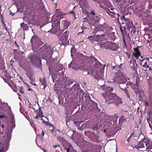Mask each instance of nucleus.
I'll list each match as a JSON object with an SVG mask.
<instances>
[{"instance_id": "obj_1", "label": "nucleus", "mask_w": 152, "mask_h": 152, "mask_svg": "<svg viewBox=\"0 0 152 152\" xmlns=\"http://www.w3.org/2000/svg\"><path fill=\"white\" fill-rule=\"evenodd\" d=\"M97 2L99 4L98 6L102 8L107 14L111 17H116V16L117 15V17L116 18H117V20L120 23V22L119 21V17H120V15L118 14L115 12L114 11V10H115V9L113 8L109 1L107 0L104 1L103 2L104 5L98 0H97Z\"/></svg>"}, {"instance_id": "obj_2", "label": "nucleus", "mask_w": 152, "mask_h": 152, "mask_svg": "<svg viewBox=\"0 0 152 152\" xmlns=\"http://www.w3.org/2000/svg\"><path fill=\"white\" fill-rule=\"evenodd\" d=\"M96 13L94 10H91V12L89 13L88 17L84 18L83 25H85L87 23L88 24L87 25L88 28L91 27V29H95V26L94 24L100 20V15Z\"/></svg>"}, {"instance_id": "obj_3", "label": "nucleus", "mask_w": 152, "mask_h": 152, "mask_svg": "<svg viewBox=\"0 0 152 152\" xmlns=\"http://www.w3.org/2000/svg\"><path fill=\"white\" fill-rule=\"evenodd\" d=\"M113 67V69H115V71H117V72H118L120 71V67L119 66H114ZM115 73L116 74H118L114 80V81L115 82H117L118 83H119V87L120 88L121 90L124 91L126 93V88H128L129 87L128 86V84L127 83H126L124 82H122L123 81L125 82H126V81L123 78L120 77V75H122L121 72H115ZM122 75L123 77H124L125 75Z\"/></svg>"}, {"instance_id": "obj_4", "label": "nucleus", "mask_w": 152, "mask_h": 152, "mask_svg": "<svg viewBox=\"0 0 152 152\" xmlns=\"http://www.w3.org/2000/svg\"><path fill=\"white\" fill-rule=\"evenodd\" d=\"M102 95L104 97L106 102H108V104L115 103L118 104L122 103L121 98L115 94H102Z\"/></svg>"}, {"instance_id": "obj_5", "label": "nucleus", "mask_w": 152, "mask_h": 152, "mask_svg": "<svg viewBox=\"0 0 152 152\" xmlns=\"http://www.w3.org/2000/svg\"><path fill=\"white\" fill-rule=\"evenodd\" d=\"M97 103L94 101L89 102L87 104L86 110L88 111L89 113L92 114L93 112L99 113L101 112V107L99 108Z\"/></svg>"}, {"instance_id": "obj_6", "label": "nucleus", "mask_w": 152, "mask_h": 152, "mask_svg": "<svg viewBox=\"0 0 152 152\" xmlns=\"http://www.w3.org/2000/svg\"><path fill=\"white\" fill-rule=\"evenodd\" d=\"M40 53L43 56H47L52 55L53 53V50L51 48L49 45L44 44L39 50Z\"/></svg>"}, {"instance_id": "obj_7", "label": "nucleus", "mask_w": 152, "mask_h": 152, "mask_svg": "<svg viewBox=\"0 0 152 152\" xmlns=\"http://www.w3.org/2000/svg\"><path fill=\"white\" fill-rule=\"evenodd\" d=\"M68 90H70L71 91L72 90V93L74 94H76L77 96H79V98L81 97H83V96H84L86 94V93H84V91L81 89L78 83L74 84L72 88H70Z\"/></svg>"}, {"instance_id": "obj_8", "label": "nucleus", "mask_w": 152, "mask_h": 152, "mask_svg": "<svg viewBox=\"0 0 152 152\" xmlns=\"http://www.w3.org/2000/svg\"><path fill=\"white\" fill-rule=\"evenodd\" d=\"M77 61H83V62H81V63H83V62H91L92 61H95L96 59L94 57L92 56L88 57L87 56H85L83 55L80 53H78L77 54L75 57Z\"/></svg>"}, {"instance_id": "obj_9", "label": "nucleus", "mask_w": 152, "mask_h": 152, "mask_svg": "<svg viewBox=\"0 0 152 152\" xmlns=\"http://www.w3.org/2000/svg\"><path fill=\"white\" fill-rule=\"evenodd\" d=\"M73 116L74 117V122L75 124L76 125L77 127V129L81 131H83V129L87 127V123L86 122L84 123H83L82 125L80 126V125L83 122L80 121V116L77 115V114H75L73 115Z\"/></svg>"}, {"instance_id": "obj_10", "label": "nucleus", "mask_w": 152, "mask_h": 152, "mask_svg": "<svg viewBox=\"0 0 152 152\" xmlns=\"http://www.w3.org/2000/svg\"><path fill=\"white\" fill-rule=\"evenodd\" d=\"M69 32L67 31L64 32L59 37V42L60 45L65 46L69 44Z\"/></svg>"}, {"instance_id": "obj_11", "label": "nucleus", "mask_w": 152, "mask_h": 152, "mask_svg": "<svg viewBox=\"0 0 152 152\" xmlns=\"http://www.w3.org/2000/svg\"><path fill=\"white\" fill-rule=\"evenodd\" d=\"M96 62L94 64V68L96 69V72L95 73V76H98L99 75V74H101L102 72L105 65L104 64L102 65L99 62L96 60L95 61H92L91 62H89L90 64H92L94 62Z\"/></svg>"}, {"instance_id": "obj_12", "label": "nucleus", "mask_w": 152, "mask_h": 152, "mask_svg": "<svg viewBox=\"0 0 152 152\" xmlns=\"http://www.w3.org/2000/svg\"><path fill=\"white\" fill-rule=\"evenodd\" d=\"M29 59L32 65H35L37 62L41 64V60L39 59V54L37 53H34L30 55Z\"/></svg>"}, {"instance_id": "obj_13", "label": "nucleus", "mask_w": 152, "mask_h": 152, "mask_svg": "<svg viewBox=\"0 0 152 152\" xmlns=\"http://www.w3.org/2000/svg\"><path fill=\"white\" fill-rule=\"evenodd\" d=\"M146 79L148 80L149 83V93L148 96L149 99L152 100V77H151L147 75Z\"/></svg>"}, {"instance_id": "obj_14", "label": "nucleus", "mask_w": 152, "mask_h": 152, "mask_svg": "<svg viewBox=\"0 0 152 152\" xmlns=\"http://www.w3.org/2000/svg\"><path fill=\"white\" fill-rule=\"evenodd\" d=\"M32 44L38 45L39 46L41 45L43 43L41 39L37 37H32L31 40Z\"/></svg>"}, {"instance_id": "obj_15", "label": "nucleus", "mask_w": 152, "mask_h": 152, "mask_svg": "<svg viewBox=\"0 0 152 152\" xmlns=\"http://www.w3.org/2000/svg\"><path fill=\"white\" fill-rule=\"evenodd\" d=\"M140 61H141L140 64L141 65H142V66L143 68H145L146 69L144 70L145 71L147 70H150L151 69V67L149 66V65L147 63L149 62L148 59L147 58H144L143 60L140 59Z\"/></svg>"}, {"instance_id": "obj_16", "label": "nucleus", "mask_w": 152, "mask_h": 152, "mask_svg": "<svg viewBox=\"0 0 152 152\" xmlns=\"http://www.w3.org/2000/svg\"><path fill=\"white\" fill-rule=\"evenodd\" d=\"M51 21L52 22V26L59 27L60 24V20L56 18V16H53L51 18Z\"/></svg>"}, {"instance_id": "obj_17", "label": "nucleus", "mask_w": 152, "mask_h": 152, "mask_svg": "<svg viewBox=\"0 0 152 152\" xmlns=\"http://www.w3.org/2000/svg\"><path fill=\"white\" fill-rule=\"evenodd\" d=\"M35 112L36 115L34 117V119L37 120L39 118H42L43 116V113L41 107H39L38 110L35 111Z\"/></svg>"}, {"instance_id": "obj_18", "label": "nucleus", "mask_w": 152, "mask_h": 152, "mask_svg": "<svg viewBox=\"0 0 152 152\" xmlns=\"http://www.w3.org/2000/svg\"><path fill=\"white\" fill-rule=\"evenodd\" d=\"M55 12H56V14L54 16H56V18L60 20V19L63 18L64 14L59 9H56Z\"/></svg>"}, {"instance_id": "obj_19", "label": "nucleus", "mask_w": 152, "mask_h": 152, "mask_svg": "<svg viewBox=\"0 0 152 152\" xmlns=\"http://www.w3.org/2000/svg\"><path fill=\"white\" fill-rule=\"evenodd\" d=\"M134 52L132 54L133 56L137 59H138L139 56H141V53L139 50V46L133 48Z\"/></svg>"}, {"instance_id": "obj_20", "label": "nucleus", "mask_w": 152, "mask_h": 152, "mask_svg": "<svg viewBox=\"0 0 152 152\" xmlns=\"http://www.w3.org/2000/svg\"><path fill=\"white\" fill-rule=\"evenodd\" d=\"M127 29L129 30L131 28H132V31H133V33H135L136 31H135V29L134 26L133 25V22L132 21H130L129 20L127 22Z\"/></svg>"}, {"instance_id": "obj_21", "label": "nucleus", "mask_w": 152, "mask_h": 152, "mask_svg": "<svg viewBox=\"0 0 152 152\" xmlns=\"http://www.w3.org/2000/svg\"><path fill=\"white\" fill-rule=\"evenodd\" d=\"M146 142L145 140H141L139 142L137 146H135V148L140 150L139 149L141 148H143L145 147V146H146Z\"/></svg>"}, {"instance_id": "obj_22", "label": "nucleus", "mask_w": 152, "mask_h": 152, "mask_svg": "<svg viewBox=\"0 0 152 152\" xmlns=\"http://www.w3.org/2000/svg\"><path fill=\"white\" fill-rule=\"evenodd\" d=\"M69 79L68 77L65 76L63 77L62 82V87L66 88L67 86L68 83H69Z\"/></svg>"}, {"instance_id": "obj_23", "label": "nucleus", "mask_w": 152, "mask_h": 152, "mask_svg": "<svg viewBox=\"0 0 152 152\" xmlns=\"http://www.w3.org/2000/svg\"><path fill=\"white\" fill-rule=\"evenodd\" d=\"M84 97L86 99H85V100H86V103L85 104V108L86 109V107L87 106V103L89 102L90 101H93L91 99V97L89 95H87L86 94H86H85V95L84 96H83V97Z\"/></svg>"}, {"instance_id": "obj_24", "label": "nucleus", "mask_w": 152, "mask_h": 152, "mask_svg": "<svg viewBox=\"0 0 152 152\" xmlns=\"http://www.w3.org/2000/svg\"><path fill=\"white\" fill-rule=\"evenodd\" d=\"M113 88L110 87H107V88L105 89V92L103 94H113L112 93V91H113Z\"/></svg>"}, {"instance_id": "obj_25", "label": "nucleus", "mask_w": 152, "mask_h": 152, "mask_svg": "<svg viewBox=\"0 0 152 152\" xmlns=\"http://www.w3.org/2000/svg\"><path fill=\"white\" fill-rule=\"evenodd\" d=\"M146 142V147L147 149H149L152 148V142L151 141L149 140L148 139L145 140Z\"/></svg>"}, {"instance_id": "obj_26", "label": "nucleus", "mask_w": 152, "mask_h": 152, "mask_svg": "<svg viewBox=\"0 0 152 152\" xmlns=\"http://www.w3.org/2000/svg\"><path fill=\"white\" fill-rule=\"evenodd\" d=\"M107 44L108 45L107 47L106 46H105V48H107L108 49H109L110 50H113V47L112 46V45H113L114 43L113 42L107 41L106 42Z\"/></svg>"}, {"instance_id": "obj_27", "label": "nucleus", "mask_w": 152, "mask_h": 152, "mask_svg": "<svg viewBox=\"0 0 152 152\" xmlns=\"http://www.w3.org/2000/svg\"><path fill=\"white\" fill-rule=\"evenodd\" d=\"M52 28L51 29L50 31L52 34H54L56 33L58 31L59 28V27H55L54 26H52Z\"/></svg>"}, {"instance_id": "obj_28", "label": "nucleus", "mask_w": 152, "mask_h": 152, "mask_svg": "<svg viewBox=\"0 0 152 152\" xmlns=\"http://www.w3.org/2000/svg\"><path fill=\"white\" fill-rule=\"evenodd\" d=\"M27 77L29 78V79L30 80H32V77L33 76V70H32L30 72L26 73Z\"/></svg>"}, {"instance_id": "obj_29", "label": "nucleus", "mask_w": 152, "mask_h": 152, "mask_svg": "<svg viewBox=\"0 0 152 152\" xmlns=\"http://www.w3.org/2000/svg\"><path fill=\"white\" fill-rule=\"evenodd\" d=\"M20 27L24 30H27L28 29V27L27 26V25L24 23L20 24Z\"/></svg>"}, {"instance_id": "obj_30", "label": "nucleus", "mask_w": 152, "mask_h": 152, "mask_svg": "<svg viewBox=\"0 0 152 152\" xmlns=\"http://www.w3.org/2000/svg\"><path fill=\"white\" fill-rule=\"evenodd\" d=\"M133 89L137 92L138 91V82H136L135 84H134V86L132 87Z\"/></svg>"}, {"instance_id": "obj_31", "label": "nucleus", "mask_w": 152, "mask_h": 152, "mask_svg": "<svg viewBox=\"0 0 152 152\" xmlns=\"http://www.w3.org/2000/svg\"><path fill=\"white\" fill-rule=\"evenodd\" d=\"M71 56L72 57L73 55H75L76 53V49L75 47H72L71 50Z\"/></svg>"}, {"instance_id": "obj_32", "label": "nucleus", "mask_w": 152, "mask_h": 152, "mask_svg": "<svg viewBox=\"0 0 152 152\" xmlns=\"http://www.w3.org/2000/svg\"><path fill=\"white\" fill-rule=\"evenodd\" d=\"M75 7H74L73 10L70 12L69 13V14L72 15L74 17V19L76 18V13L75 12V11L74 10V9H75Z\"/></svg>"}, {"instance_id": "obj_33", "label": "nucleus", "mask_w": 152, "mask_h": 152, "mask_svg": "<svg viewBox=\"0 0 152 152\" xmlns=\"http://www.w3.org/2000/svg\"><path fill=\"white\" fill-rule=\"evenodd\" d=\"M140 139L141 140H147V139H146L145 137V136L143 134H140L138 137V139Z\"/></svg>"}, {"instance_id": "obj_34", "label": "nucleus", "mask_w": 152, "mask_h": 152, "mask_svg": "<svg viewBox=\"0 0 152 152\" xmlns=\"http://www.w3.org/2000/svg\"><path fill=\"white\" fill-rule=\"evenodd\" d=\"M41 82L42 85H43L44 86L43 88L45 89V88L47 86V84L46 83L45 79V78L43 79L41 81Z\"/></svg>"}, {"instance_id": "obj_35", "label": "nucleus", "mask_w": 152, "mask_h": 152, "mask_svg": "<svg viewBox=\"0 0 152 152\" xmlns=\"http://www.w3.org/2000/svg\"><path fill=\"white\" fill-rule=\"evenodd\" d=\"M136 61L135 60H134L133 58L132 59V60L131 59L129 61V64L130 65V66L131 67H133V64L136 63Z\"/></svg>"}, {"instance_id": "obj_36", "label": "nucleus", "mask_w": 152, "mask_h": 152, "mask_svg": "<svg viewBox=\"0 0 152 152\" xmlns=\"http://www.w3.org/2000/svg\"><path fill=\"white\" fill-rule=\"evenodd\" d=\"M50 133L52 136H56L57 134L56 130V129L53 130L51 129Z\"/></svg>"}, {"instance_id": "obj_37", "label": "nucleus", "mask_w": 152, "mask_h": 152, "mask_svg": "<svg viewBox=\"0 0 152 152\" xmlns=\"http://www.w3.org/2000/svg\"><path fill=\"white\" fill-rule=\"evenodd\" d=\"M147 121L149 124V126L152 131V121L149 118H147Z\"/></svg>"}, {"instance_id": "obj_38", "label": "nucleus", "mask_w": 152, "mask_h": 152, "mask_svg": "<svg viewBox=\"0 0 152 152\" xmlns=\"http://www.w3.org/2000/svg\"><path fill=\"white\" fill-rule=\"evenodd\" d=\"M29 122L31 126L33 128H34L36 126V124H35V123L32 120L30 121Z\"/></svg>"}, {"instance_id": "obj_39", "label": "nucleus", "mask_w": 152, "mask_h": 152, "mask_svg": "<svg viewBox=\"0 0 152 152\" xmlns=\"http://www.w3.org/2000/svg\"><path fill=\"white\" fill-rule=\"evenodd\" d=\"M94 37L95 36H90L88 37V38L89 39V40H91L92 42H93V41H94Z\"/></svg>"}, {"instance_id": "obj_40", "label": "nucleus", "mask_w": 152, "mask_h": 152, "mask_svg": "<svg viewBox=\"0 0 152 152\" xmlns=\"http://www.w3.org/2000/svg\"><path fill=\"white\" fill-rule=\"evenodd\" d=\"M18 88H19V91L20 93L22 94H23L24 93V92L23 90V86H21L20 87L18 86Z\"/></svg>"}, {"instance_id": "obj_41", "label": "nucleus", "mask_w": 152, "mask_h": 152, "mask_svg": "<svg viewBox=\"0 0 152 152\" xmlns=\"http://www.w3.org/2000/svg\"><path fill=\"white\" fill-rule=\"evenodd\" d=\"M32 70L30 67H28L25 69V71L26 73Z\"/></svg>"}, {"instance_id": "obj_42", "label": "nucleus", "mask_w": 152, "mask_h": 152, "mask_svg": "<svg viewBox=\"0 0 152 152\" xmlns=\"http://www.w3.org/2000/svg\"><path fill=\"white\" fill-rule=\"evenodd\" d=\"M49 130H50V132L51 131V129H54V127L53 126L52 124H50V125L49 126Z\"/></svg>"}, {"instance_id": "obj_43", "label": "nucleus", "mask_w": 152, "mask_h": 152, "mask_svg": "<svg viewBox=\"0 0 152 152\" xmlns=\"http://www.w3.org/2000/svg\"><path fill=\"white\" fill-rule=\"evenodd\" d=\"M39 130H40V131L41 132V134H40V135L42 136V137H44L45 135V133L43 131V130L42 129H40Z\"/></svg>"}, {"instance_id": "obj_44", "label": "nucleus", "mask_w": 152, "mask_h": 152, "mask_svg": "<svg viewBox=\"0 0 152 152\" xmlns=\"http://www.w3.org/2000/svg\"><path fill=\"white\" fill-rule=\"evenodd\" d=\"M129 20V19L128 18H125V20H123L121 22V23H122V24H125V23H126L127 24V22Z\"/></svg>"}, {"instance_id": "obj_45", "label": "nucleus", "mask_w": 152, "mask_h": 152, "mask_svg": "<svg viewBox=\"0 0 152 152\" xmlns=\"http://www.w3.org/2000/svg\"><path fill=\"white\" fill-rule=\"evenodd\" d=\"M125 18H125V16L124 15H122V16L120 18L121 22L123 20H125Z\"/></svg>"}, {"instance_id": "obj_46", "label": "nucleus", "mask_w": 152, "mask_h": 152, "mask_svg": "<svg viewBox=\"0 0 152 152\" xmlns=\"http://www.w3.org/2000/svg\"><path fill=\"white\" fill-rule=\"evenodd\" d=\"M68 82L69 83H68L67 85V86H69L70 85H71L73 83V82L72 81V80L69 79Z\"/></svg>"}, {"instance_id": "obj_47", "label": "nucleus", "mask_w": 152, "mask_h": 152, "mask_svg": "<svg viewBox=\"0 0 152 152\" xmlns=\"http://www.w3.org/2000/svg\"><path fill=\"white\" fill-rule=\"evenodd\" d=\"M57 139L59 141H62L63 140V138L62 137H61L60 136H58L57 137Z\"/></svg>"}, {"instance_id": "obj_48", "label": "nucleus", "mask_w": 152, "mask_h": 152, "mask_svg": "<svg viewBox=\"0 0 152 152\" xmlns=\"http://www.w3.org/2000/svg\"><path fill=\"white\" fill-rule=\"evenodd\" d=\"M2 23L3 25H4V26L5 28V29H6V30H7V28L6 27V25L5 24L4 22L3 21V20H2Z\"/></svg>"}, {"instance_id": "obj_49", "label": "nucleus", "mask_w": 152, "mask_h": 152, "mask_svg": "<svg viewBox=\"0 0 152 152\" xmlns=\"http://www.w3.org/2000/svg\"><path fill=\"white\" fill-rule=\"evenodd\" d=\"M73 65H74L73 64H72V63H71L68 66L70 68H72L74 69V67H73Z\"/></svg>"}, {"instance_id": "obj_50", "label": "nucleus", "mask_w": 152, "mask_h": 152, "mask_svg": "<svg viewBox=\"0 0 152 152\" xmlns=\"http://www.w3.org/2000/svg\"><path fill=\"white\" fill-rule=\"evenodd\" d=\"M44 122V124H45V125H46V126H49L50 125V124H50L49 123H48L47 121H42V123H43Z\"/></svg>"}, {"instance_id": "obj_51", "label": "nucleus", "mask_w": 152, "mask_h": 152, "mask_svg": "<svg viewBox=\"0 0 152 152\" xmlns=\"http://www.w3.org/2000/svg\"><path fill=\"white\" fill-rule=\"evenodd\" d=\"M6 76H7L6 78H7L8 80H10L11 78L12 77L11 76L9 75H7Z\"/></svg>"}, {"instance_id": "obj_52", "label": "nucleus", "mask_w": 152, "mask_h": 152, "mask_svg": "<svg viewBox=\"0 0 152 152\" xmlns=\"http://www.w3.org/2000/svg\"><path fill=\"white\" fill-rule=\"evenodd\" d=\"M14 43L16 45V47L18 49H19V46L17 44L16 41H15L14 42Z\"/></svg>"}, {"instance_id": "obj_53", "label": "nucleus", "mask_w": 152, "mask_h": 152, "mask_svg": "<svg viewBox=\"0 0 152 152\" xmlns=\"http://www.w3.org/2000/svg\"><path fill=\"white\" fill-rule=\"evenodd\" d=\"M123 117H121L120 119H119V121H125L126 120L125 119H124L123 118Z\"/></svg>"}, {"instance_id": "obj_54", "label": "nucleus", "mask_w": 152, "mask_h": 152, "mask_svg": "<svg viewBox=\"0 0 152 152\" xmlns=\"http://www.w3.org/2000/svg\"><path fill=\"white\" fill-rule=\"evenodd\" d=\"M145 107H148L149 106V104L148 102H145Z\"/></svg>"}, {"instance_id": "obj_55", "label": "nucleus", "mask_w": 152, "mask_h": 152, "mask_svg": "<svg viewBox=\"0 0 152 152\" xmlns=\"http://www.w3.org/2000/svg\"><path fill=\"white\" fill-rule=\"evenodd\" d=\"M4 118L5 119L7 118V117L6 116H5L4 115H0V118Z\"/></svg>"}, {"instance_id": "obj_56", "label": "nucleus", "mask_w": 152, "mask_h": 152, "mask_svg": "<svg viewBox=\"0 0 152 152\" xmlns=\"http://www.w3.org/2000/svg\"><path fill=\"white\" fill-rule=\"evenodd\" d=\"M58 147H60L59 145H54L53 146V147L54 148H56Z\"/></svg>"}, {"instance_id": "obj_57", "label": "nucleus", "mask_w": 152, "mask_h": 152, "mask_svg": "<svg viewBox=\"0 0 152 152\" xmlns=\"http://www.w3.org/2000/svg\"><path fill=\"white\" fill-rule=\"evenodd\" d=\"M106 24H105L104 23L103 26V28H107V26H108L107 25V26H105V25H106Z\"/></svg>"}, {"instance_id": "obj_58", "label": "nucleus", "mask_w": 152, "mask_h": 152, "mask_svg": "<svg viewBox=\"0 0 152 152\" xmlns=\"http://www.w3.org/2000/svg\"><path fill=\"white\" fill-rule=\"evenodd\" d=\"M126 54L127 57L129 58L130 56V54L129 53H127V52H126Z\"/></svg>"}, {"instance_id": "obj_59", "label": "nucleus", "mask_w": 152, "mask_h": 152, "mask_svg": "<svg viewBox=\"0 0 152 152\" xmlns=\"http://www.w3.org/2000/svg\"><path fill=\"white\" fill-rule=\"evenodd\" d=\"M36 1L37 2V3H41L42 0H36Z\"/></svg>"}, {"instance_id": "obj_60", "label": "nucleus", "mask_w": 152, "mask_h": 152, "mask_svg": "<svg viewBox=\"0 0 152 152\" xmlns=\"http://www.w3.org/2000/svg\"><path fill=\"white\" fill-rule=\"evenodd\" d=\"M148 114L149 115V118H151V117L150 115H152L151 113H151H150V112H148Z\"/></svg>"}, {"instance_id": "obj_61", "label": "nucleus", "mask_w": 152, "mask_h": 152, "mask_svg": "<svg viewBox=\"0 0 152 152\" xmlns=\"http://www.w3.org/2000/svg\"><path fill=\"white\" fill-rule=\"evenodd\" d=\"M123 27H120V29L123 34V30L122 29Z\"/></svg>"}, {"instance_id": "obj_62", "label": "nucleus", "mask_w": 152, "mask_h": 152, "mask_svg": "<svg viewBox=\"0 0 152 152\" xmlns=\"http://www.w3.org/2000/svg\"><path fill=\"white\" fill-rule=\"evenodd\" d=\"M84 30H83L81 32H79L78 34H77V35H79L80 34H83V33H84Z\"/></svg>"}, {"instance_id": "obj_63", "label": "nucleus", "mask_w": 152, "mask_h": 152, "mask_svg": "<svg viewBox=\"0 0 152 152\" xmlns=\"http://www.w3.org/2000/svg\"><path fill=\"white\" fill-rule=\"evenodd\" d=\"M7 136L8 137H10V134L9 132H8L7 133Z\"/></svg>"}, {"instance_id": "obj_64", "label": "nucleus", "mask_w": 152, "mask_h": 152, "mask_svg": "<svg viewBox=\"0 0 152 152\" xmlns=\"http://www.w3.org/2000/svg\"><path fill=\"white\" fill-rule=\"evenodd\" d=\"M65 149L66 150L67 152H69V148H65Z\"/></svg>"}]
</instances>
